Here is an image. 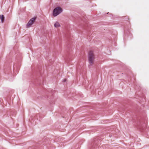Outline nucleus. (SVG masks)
Instances as JSON below:
<instances>
[{
	"label": "nucleus",
	"instance_id": "1",
	"mask_svg": "<svg viewBox=\"0 0 149 149\" xmlns=\"http://www.w3.org/2000/svg\"><path fill=\"white\" fill-rule=\"evenodd\" d=\"M95 56L92 51H90L88 56L89 63L91 65H92L94 63L95 59Z\"/></svg>",
	"mask_w": 149,
	"mask_h": 149
},
{
	"label": "nucleus",
	"instance_id": "2",
	"mask_svg": "<svg viewBox=\"0 0 149 149\" xmlns=\"http://www.w3.org/2000/svg\"><path fill=\"white\" fill-rule=\"evenodd\" d=\"M62 11V9L60 7H58L55 8L53 11V15L56 16L60 13Z\"/></svg>",
	"mask_w": 149,
	"mask_h": 149
},
{
	"label": "nucleus",
	"instance_id": "3",
	"mask_svg": "<svg viewBox=\"0 0 149 149\" xmlns=\"http://www.w3.org/2000/svg\"><path fill=\"white\" fill-rule=\"evenodd\" d=\"M36 19V17H34L31 18L28 22L26 24V26L27 27H29L33 24Z\"/></svg>",
	"mask_w": 149,
	"mask_h": 149
},
{
	"label": "nucleus",
	"instance_id": "4",
	"mask_svg": "<svg viewBox=\"0 0 149 149\" xmlns=\"http://www.w3.org/2000/svg\"><path fill=\"white\" fill-rule=\"evenodd\" d=\"M54 26L56 28H58L60 26L59 23L58 22H56L54 24Z\"/></svg>",
	"mask_w": 149,
	"mask_h": 149
},
{
	"label": "nucleus",
	"instance_id": "5",
	"mask_svg": "<svg viewBox=\"0 0 149 149\" xmlns=\"http://www.w3.org/2000/svg\"><path fill=\"white\" fill-rule=\"evenodd\" d=\"M0 18L1 19V21L2 23H3L4 19V17L3 15H0Z\"/></svg>",
	"mask_w": 149,
	"mask_h": 149
},
{
	"label": "nucleus",
	"instance_id": "6",
	"mask_svg": "<svg viewBox=\"0 0 149 149\" xmlns=\"http://www.w3.org/2000/svg\"><path fill=\"white\" fill-rule=\"evenodd\" d=\"M66 81V79H65L64 80V81L65 82Z\"/></svg>",
	"mask_w": 149,
	"mask_h": 149
}]
</instances>
